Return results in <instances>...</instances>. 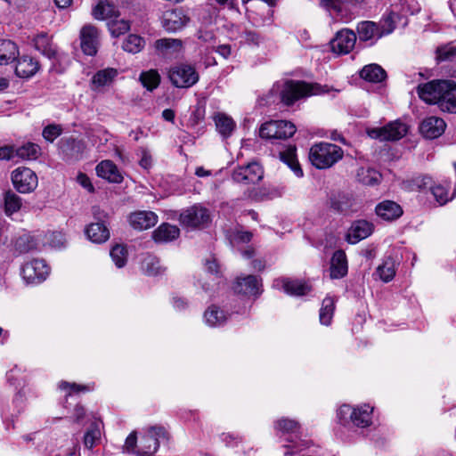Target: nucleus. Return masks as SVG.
Returning a JSON list of instances; mask_svg holds the SVG:
<instances>
[{
    "mask_svg": "<svg viewBox=\"0 0 456 456\" xmlns=\"http://www.w3.org/2000/svg\"><path fill=\"white\" fill-rule=\"evenodd\" d=\"M62 128L60 125H48L46 126L42 133L43 137L50 142H53L57 137L61 134Z\"/></svg>",
    "mask_w": 456,
    "mask_h": 456,
    "instance_id": "nucleus-55",
    "label": "nucleus"
},
{
    "mask_svg": "<svg viewBox=\"0 0 456 456\" xmlns=\"http://www.w3.org/2000/svg\"><path fill=\"white\" fill-rule=\"evenodd\" d=\"M354 205L351 197L346 194H338L330 199V208L338 213H348Z\"/></svg>",
    "mask_w": 456,
    "mask_h": 456,
    "instance_id": "nucleus-43",
    "label": "nucleus"
},
{
    "mask_svg": "<svg viewBox=\"0 0 456 456\" xmlns=\"http://www.w3.org/2000/svg\"><path fill=\"white\" fill-rule=\"evenodd\" d=\"M440 110L443 112L456 113V83L449 80L448 88L440 102Z\"/></svg>",
    "mask_w": 456,
    "mask_h": 456,
    "instance_id": "nucleus-31",
    "label": "nucleus"
},
{
    "mask_svg": "<svg viewBox=\"0 0 456 456\" xmlns=\"http://www.w3.org/2000/svg\"><path fill=\"white\" fill-rule=\"evenodd\" d=\"M373 231L371 223L365 220L355 221L347 234V241L351 244H355L358 241L369 237Z\"/></svg>",
    "mask_w": 456,
    "mask_h": 456,
    "instance_id": "nucleus-21",
    "label": "nucleus"
},
{
    "mask_svg": "<svg viewBox=\"0 0 456 456\" xmlns=\"http://www.w3.org/2000/svg\"><path fill=\"white\" fill-rule=\"evenodd\" d=\"M325 87L305 81L286 80L275 83L270 94H279L281 102L284 105L290 106L302 98L326 93L328 90Z\"/></svg>",
    "mask_w": 456,
    "mask_h": 456,
    "instance_id": "nucleus-1",
    "label": "nucleus"
},
{
    "mask_svg": "<svg viewBox=\"0 0 456 456\" xmlns=\"http://www.w3.org/2000/svg\"><path fill=\"white\" fill-rule=\"evenodd\" d=\"M296 133L293 123L286 120H271L264 123L259 129V135L263 139H287Z\"/></svg>",
    "mask_w": 456,
    "mask_h": 456,
    "instance_id": "nucleus-5",
    "label": "nucleus"
},
{
    "mask_svg": "<svg viewBox=\"0 0 456 456\" xmlns=\"http://www.w3.org/2000/svg\"><path fill=\"white\" fill-rule=\"evenodd\" d=\"M87 238L94 243H103L110 238L109 229L102 222L92 223L86 228Z\"/></svg>",
    "mask_w": 456,
    "mask_h": 456,
    "instance_id": "nucleus-30",
    "label": "nucleus"
},
{
    "mask_svg": "<svg viewBox=\"0 0 456 456\" xmlns=\"http://www.w3.org/2000/svg\"><path fill=\"white\" fill-rule=\"evenodd\" d=\"M38 69L39 63L37 60L30 56L23 55L17 61L15 73L20 77L28 78L34 76Z\"/></svg>",
    "mask_w": 456,
    "mask_h": 456,
    "instance_id": "nucleus-25",
    "label": "nucleus"
},
{
    "mask_svg": "<svg viewBox=\"0 0 456 456\" xmlns=\"http://www.w3.org/2000/svg\"><path fill=\"white\" fill-rule=\"evenodd\" d=\"M429 191L433 194L436 201L440 205L443 206L446 204L448 201L452 200L454 195L452 197H449L448 193V186H444L442 184H433L431 183Z\"/></svg>",
    "mask_w": 456,
    "mask_h": 456,
    "instance_id": "nucleus-49",
    "label": "nucleus"
},
{
    "mask_svg": "<svg viewBox=\"0 0 456 456\" xmlns=\"http://www.w3.org/2000/svg\"><path fill=\"white\" fill-rule=\"evenodd\" d=\"M14 159V147L3 146L0 147V160H10Z\"/></svg>",
    "mask_w": 456,
    "mask_h": 456,
    "instance_id": "nucleus-63",
    "label": "nucleus"
},
{
    "mask_svg": "<svg viewBox=\"0 0 456 456\" xmlns=\"http://www.w3.org/2000/svg\"><path fill=\"white\" fill-rule=\"evenodd\" d=\"M179 234L177 226L164 223L153 232L152 238L156 242H169L178 238Z\"/></svg>",
    "mask_w": 456,
    "mask_h": 456,
    "instance_id": "nucleus-28",
    "label": "nucleus"
},
{
    "mask_svg": "<svg viewBox=\"0 0 456 456\" xmlns=\"http://www.w3.org/2000/svg\"><path fill=\"white\" fill-rule=\"evenodd\" d=\"M281 159L288 165L297 177H302L304 173L297 159L296 148L289 147L286 151L280 153Z\"/></svg>",
    "mask_w": 456,
    "mask_h": 456,
    "instance_id": "nucleus-37",
    "label": "nucleus"
},
{
    "mask_svg": "<svg viewBox=\"0 0 456 456\" xmlns=\"http://www.w3.org/2000/svg\"><path fill=\"white\" fill-rule=\"evenodd\" d=\"M357 176L358 180L364 185H375L381 180V175L372 168H360Z\"/></svg>",
    "mask_w": 456,
    "mask_h": 456,
    "instance_id": "nucleus-44",
    "label": "nucleus"
},
{
    "mask_svg": "<svg viewBox=\"0 0 456 456\" xmlns=\"http://www.w3.org/2000/svg\"><path fill=\"white\" fill-rule=\"evenodd\" d=\"M139 79L142 85L149 91L157 88L160 83V76L156 69L142 72Z\"/></svg>",
    "mask_w": 456,
    "mask_h": 456,
    "instance_id": "nucleus-45",
    "label": "nucleus"
},
{
    "mask_svg": "<svg viewBox=\"0 0 456 456\" xmlns=\"http://www.w3.org/2000/svg\"><path fill=\"white\" fill-rule=\"evenodd\" d=\"M240 37L248 45L258 46L262 42L261 36L255 30H244Z\"/></svg>",
    "mask_w": 456,
    "mask_h": 456,
    "instance_id": "nucleus-54",
    "label": "nucleus"
},
{
    "mask_svg": "<svg viewBox=\"0 0 456 456\" xmlns=\"http://www.w3.org/2000/svg\"><path fill=\"white\" fill-rule=\"evenodd\" d=\"M320 5L329 12L340 13L342 12V0H320Z\"/></svg>",
    "mask_w": 456,
    "mask_h": 456,
    "instance_id": "nucleus-57",
    "label": "nucleus"
},
{
    "mask_svg": "<svg viewBox=\"0 0 456 456\" xmlns=\"http://www.w3.org/2000/svg\"><path fill=\"white\" fill-rule=\"evenodd\" d=\"M13 186L20 193L33 191L37 187V176L28 167H18L12 174Z\"/></svg>",
    "mask_w": 456,
    "mask_h": 456,
    "instance_id": "nucleus-11",
    "label": "nucleus"
},
{
    "mask_svg": "<svg viewBox=\"0 0 456 456\" xmlns=\"http://www.w3.org/2000/svg\"><path fill=\"white\" fill-rule=\"evenodd\" d=\"M446 124L441 118L430 116L426 118L419 126L421 134L428 139H435L442 135Z\"/></svg>",
    "mask_w": 456,
    "mask_h": 456,
    "instance_id": "nucleus-17",
    "label": "nucleus"
},
{
    "mask_svg": "<svg viewBox=\"0 0 456 456\" xmlns=\"http://www.w3.org/2000/svg\"><path fill=\"white\" fill-rule=\"evenodd\" d=\"M203 318L206 324L209 327H219L226 322L228 314H225L219 306L212 305L207 308Z\"/></svg>",
    "mask_w": 456,
    "mask_h": 456,
    "instance_id": "nucleus-29",
    "label": "nucleus"
},
{
    "mask_svg": "<svg viewBox=\"0 0 456 456\" xmlns=\"http://www.w3.org/2000/svg\"><path fill=\"white\" fill-rule=\"evenodd\" d=\"M118 74V72L116 69L107 68L96 72L93 77L92 82L97 87L110 86Z\"/></svg>",
    "mask_w": 456,
    "mask_h": 456,
    "instance_id": "nucleus-38",
    "label": "nucleus"
},
{
    "mask_svg": "<svg viewBox=\"0 0 456 456\" xmlns=\"http://www.w3.org/2000/svg\"><path fill=\"white\" fill-rule=\"evenodd\" d=\"M190 18L182 9L167 10L162 16V26L167 32H176L184 28Z\"/></svg>",
    "mask_w": 456,
    "mask_h": 456,
    "instance_id": "nucleus-15",
    "label": "nucleus"
},
{
    "mask_svg": "<svg viewBox=\"0 0 456 456\" xmlns=\"http://www.w3.org/2000/svg\"><path fill=\"white\" fill-rule=\"evenodd\" d=\"M17 45L11 40H0V65H6L16 59Z\"/></svg>",
    "mask_w": 456,
    "mask_h": 456,
    "instance_id": "nucleus-35",
    "label": "nucleus"
},
{
    "mask_svg": "<svg viewBox=\"0 0 456 456\" xmlns=\"http://www.w3.org/2000/svg\"><path fill=\"white\" fill-rule=\"evenodd\" d=\"M108 28L111 36L118 37L126 33L130 29L131 25L127 20L113 18L108 22Z\"/></svg>",
    "mask_w": 456,
    "mask_h": 456,
    "instance_id": "nucleus-48",
    "label": "nucleus"
},
{
    "mask_svg": "<svg viewBox=\"0 0 456 456\" xmlns=\"http://www.w3.org/2000/svg\"><path fill=\"white\" fill-rule=\"evenodd\" d=\"M449 80H432L418 86L417 93L421 100L429 104H437L440 109V102L448 88Z\"/></svg>",
    "mask_w": 456,
    "mask_h": 456,
    "instance_id": "nucleus-6",
    "label": "nucleus"
},
{
    "mask_svg": "<svg viewBox=\"0 0 456 456\" xmlns=\"http://www.w3.org/2000/svg\"><path fill=\"white\" fill-rule=\"evenodd\" d=\"M179 221L182 225L186 227H201L210 222L209 211L202 206L194 205L180 214Z\"/></svg>",
    "mask_w": 456,
    "mask_h": 456,
    "instance_id": "nucleus-9",
    "label": "nucleus"
},
{
    "mask_svg": "<svg viewBox=\"0 0 456 456\" xmlns=\"http://www.w3.org/2000/svg\"><path fill=\"white\" fill-rule=\"evenodd\" d=\"M205 118V109L204 107L198 105L195 110L192 111L189 122L192 126L199 125Z\"/></svg>",
    "mask_w": 456,
    "mask_h": 456,
    "instance_id": "nucleus-59",
    "label": "nucleus"
},
{
    "mask_svg": "<svg viewBox=\"0 0 456 456\" xmlns=\"http://www.w3.org/2000/svg\"><path fill=\"white\" fill-rule=\"evenodd\" d=\"M40 147L32 142H28L17 149H14V158L20 159L31 160L36 159L40 154Z\"/></svg>",
    "mask_w": 456,
    "mask_h": 456,
    "instance_id": "nucleus-42",
    "label": "nucleus"
},
{
    "mask_svg": "<svg viewBox=\"0 0 456 456\" xmlns=\"http://www.w3.org/2000/svg\"><path fill=\"white\" fill-rule=\"evenodd\" d=\"M348 266L346 253L343 250L334 252L330 267L331 279H341L347 274Z\"/></svg>",
    "mask_w": 456,
    "mask_h": 456,
    "instance_id": "nucleus-22",
    "label": "nucleus"
},
{
    "mask_svg": "<svg viewBox=\"0 0 456 456\" xmlns=\"http://www.w3.org/2000/svg\"><path fill=\"white\" fill-rule=\"evenodd\" d=\"M436 60L438 61H449L456 58V46L452 44H447L437 47Z\"/></svg>",
    "mask_w": 456,
    "mask_h": 456,
    "instance_id": "nucleus-52",
    "label": "nucleus"
},
{
    "mask_svg": "<svg viewBox=\"0 0 456 456\" xmlns=\"http://www.w3.org/2000/svg\"><path fill=\"white\" fill-rule=\"evenodd\" d=\"M168 440V432L163 426H151L141 437L136 454L152 456L159 449L161 441Z\"/></svg>",
    "mask_w": 456,
    "mask_h": 456,
    "instance_id": "nucleus-3",
    "label": "nucleus"
},
{
    "mask_svg": "<svg viewBox=\"0 0 456 456\" xmlns=\"http://www.w3.org/2000/svg\"><path fill=\"white\" fill-rule=\"evenodd\" d=\"M260 281L261 280L255 275L238 278L233 289L239 294L256 296L260 294Z\"/></svg>",
    "mask_w": 456,
    "mask_h": 456,
    "instance_id": "nucleus-19",
    "label": "nucleus"
},
{
    "mask_svg": "<svg viewBox=\"0 0 456 456\" xmlns=\"http://www.w3.org/2000/svg\"><path fill=\"white\" fill-rule=\"evenodd\" d=\"M264 171L262 167L256 162L234 169L232 175V180L243 184H255L262 180Z\"/></svg>",
    "mask_w": 456,
    "mask_h": 456,
    "instance_id": "nucleus-12",
    "label": "nucleus"
},
{
    "mask_svg": "<svg viewBox=\"0 0 456 456\" xmlns=\"http://www.w3.org/2000/svg\"><path fill=\"white\" fill-rule=\"evenodd\" d=\"M168 77L171 83L178 88H189L199 80L195 69L190 65L181 64L170 69Z\"/></svg>",
    "mask_w": 456,
    "mask_h": 456,
    "instance_id": "nucleus-8",
    "label": "nucleus"
},
{
    "mask_svg": "<svg viewBox=\"0 0 456 456\" xmlns=\"http://www.w3.org/2000/svg\"><path fill=\"white\" fill-rule=\"evenodd\" d=\"M49 274V267L44 260L35 259L23 265L21 276L28 284L40 283Z\"/></svg>",
    "mask_w": 456,
    "mask_h": 456,
    "instance_id": "nucleus-10",
    "label": "nucleus"
},
{
    "mask_svg": "<svg viewBox=\"0 0 456 456\" xmlns=\"http://www.w3.org/2000/svg\"><path fill=\"white\" fill-rule=\"evenodd\" d=\"M355 42V33L351 29L343 28L338 31L330 41V47L332 52L338 54H347L354 49Z\"/></svg>",
    "mask_w": 456,
    "mask_h": 456,
    "instance_id": "nucleus-14",
    "label": "nucleus"
},
{
    "mask_svg": "<svg viewBox=\"0 0 456 456\" xmlns=\"http://www.w3.org/2000/svg\"><path fill=\"white\" fill-rule=\"evenodd\" d=\"M145 39L135 34H130L122 43V48L124 51L129 53H138L145 46Z\"/></svg>",
    "mask_w": 456,
    "mask_h": 456,
    "instance_id": "nucleus-40",
    "label": "nucleus"
},
{
    "mask_svg": "<svg viewBox=\"0 0 456 456\" xmlns=\"http://www.w3.org/2000/svg\"><path fill=\"white\" fill-rule=\"evenodd\" d=\"M376 272L383 281H390L395 275V261L391 257L387 258Z\"/></svg>",
    "mask_w": 456,
    "mask_h": 456,
    "instance_id": "nucleus-46",
    "label": "nucleus"
},
{
    "mask_svg": "<svg viewBox=\"0 0 456 456\" xmlns=\"http://www.w3.org/2000/svg\"><path fill=\"white\" fill-rule=\"evenodd\" d=\"M142 268L148 275L151 276L160 274L163 272L159 265V260L152 256H147L143 259Z\"/></svg>",
    "mask_w": 456,
    "mask_h": 456,
    "instance_id": "nucleus-50",
    "label": "nucleus"
},
{
    "mask_svg": "<svg viewBox=\"0 0 456 456\" xmlns=\"http://www.w3.org/2000/svg\"><path fill=\"white\" fill-rule=\"evenodd\" d=\"M154 47L158 55L170 58L183 49V41L178 38H160L155 41Z\"/></svg>",
    "mask_w": 456,
    "mask_h": 456,
    "instance_id": "nucleus-18",
    "label": "nucleus"
},
{
    "mask_svg": "<svg viewBox=\"0 0 456 456\" xmlns=\"http://www.w3.org/2000/svg\"><path fill=\"white\" fill-rule=\"evenodd\" d=\"M343 155L344 151L339 146L330 142H319L310 148L309 160L316 168L325 169L335 165Z\"/></svg>",
    "mask_w": 456,
    "mask_h": 456,
    "instance_id": "nucleus-2",
    "label": "nucleus"
},
{
    "mask_svg": "<svg viewBox=\"0 0 456 456\" xmlns=\"http://www.w3.org/2000/svg\"><path fill=\"white\" fill-rule=\"evenodd\" d=\"M110 255L118 268H122L126 265L128 255L126 246L120 244L113 246Z\"/></svg>",
    "mask_w": 456,
    "mask_h": 456,
    "instance_id": "nucleus-47",
    "label": "nucleus"
},
{
    "mask_svg": "<svg viewBox=\"0 0 456 456\" xmlns=\"http://www.w3.org/2000/svg\"><path fill=\"white\" fill-rule=\"evenodd\" d=\"M173 305L175 310L177 311H183L188 306V302L180 297H173Z\"/></svg>",
    "mask_w": 456,
    "mask_h": 456,
    "instance_id": "nucleus-64",
    "label": "nucleus"
},
{
    "mask_svg": "<svg viewBox=\"0 0 456 456\" xmlns=\"http://www.w3.org/2000/svg\"><path fill=\"white\" fill-rule=\"evenodd\" d=\"M408 132L407 126L401 121H393L382 127L370 128L367 134L371 139L384 141H397L403 138Z\"/></svg>",
    "mask_w": 456,
    "mask_h": 456,
    "instance_id": "nucleus-7",
    "label": "nucleus"
},
{
    "mask_svg": "<svg viewBox=\"0 0 456 456\" xmlns=\"http://www.w3.org/2000/svg\"><path fill=\"white\" fill-rule=\"evenodd\" d=\"M61 150L69 158L75 157L81 150V142L74 138H68L61 141Z\"/></svg>",
    "mask_w": 456,
    "mask_h": 456,
    "instance_id": "nucleus-51",
    "label": "nucleus"
},
{
    "mask_svg": "<svg viewBox=\"0 0 456 456\" xmlns=\"http://www.w3.org/2000/svg\"><path fill=\"white\" fill-rule=\"evenodd\" d=\"M79 37L83 53L89 56L95 55L100 45L99 29L92 24H86L82 27Z\"/></svg>",
    "mask_w": 456,
    "mask_h": 456,
    "instance_id": "nucleus-13",
    "label": "nucleus"
},
{
    "mask_svg": "<svg viewBox=\"0 0 456 456\" xmlns=\"http://www.w3.org/2000/svg\"><path fill=\"white\" fill-rule=\"evenodd\" d=\"M34 45L37 51L49 59L56 55V49L47 34L42 33L34 38Z\"/></svg>",
    "mask_w": 456,
    "mask_h": 456,
    "instance_id": "nucleus-33",
    "label": "nucleus"
},
{
    "mask_svg": "<svg viewBox=\"0 0 456 456\" xmlns=\"http://www.w3.org/2000/svg\"><path fill=\"white\" fill-rule=\"evenodd\" d=\"M273 286L290 296H304L311 290V287L307 283L289 278L276 279L273 281Z\"/></svg>",
    "mask_w": 456,
    "mask_h": 456,
    "instance_id": "nucleus-16",
    "label": "nucleus"
},
{
    "mask_svg": "<svg viewBox=\"0 0 456 456\" xmlns=\"http://www.w3.org/2000/svg\"><path fill=\"white\" fill-rule=\"evenodd\" d=\"M130 224L136 230H147L158 222V216L152 211H137L129 216Z\"/></svg>",
    "mask_w": 456,
    "mask_h": 456,
    "instance_id": "nucleus-20",
    "label": "nucleus"
},
{
    "mask_svg": "<svg viewBox=\"0 0 456 456\" xmlns=\"http://www.w3.org/2000/svg\"><path fill=\"white\" fill-rule=\"evenodd\" d=\"M101 433L98 428L92 427L86 434L84 437V444L86 448L92 449L96 442L100 440Z\"/></svg>",
    "mask_w": 456,
    "mask_h": 456,
    "instance_id": "nucleus-56",
    "label": "nucleus"
},
{
    "mask_svg": "<svg viewBox=\"0 0 456 456\" xmlns=\"http://www.w3.org/2000/svg\"><path fill=\"white\" fill-rule=\"evenodd\" d=\"M77 181L82 187H84L89 192H93L94 191V188L91 183L90 178L86 174L79 173L77 176Z\"/></svg>",
    "mask_w": 456,
    "mask_h": 456,
    "instance_id": "nucleus-62",
    "label": "nucleus"
},
{
    "mask_svg": "<svg viewBox=\"0 0 456 456\" xmlns=\"http://www.w3.org/2000/svg\"><path fill=\"white\" fill-rule=\"evenodd\" d=\"M3 205L4 213L7 216H12L20 209L22 200L12 191H7L3 195Z\"/></svg>",
    "mask_w": 456,
    "mask_h": 456,
    "instance_id": "nucleus-36",
    "label": "nucleus"
},
{
    "mask_svg": "<svg viewBox=\"0 0 456 456\" xmlns=\"http://www.w3.org/2000/svg\"><path fill=\"white\" fill-rule=\"evenodd\" d=\"M59 388L61 390L69 389L70 392L69 393V395H71V392L78 393L90 391V388L86 386L77 385L76 383H69L67 381L60 382Z\"/></svg>",
    "mask_w": 456,
    "mask_h": 456,
    "instance_id": "nucleus-58",
    "label": "nucleus"
},
{
    "mask_svg": "<svg viewBox=\"0 0 456 456\" xmlns=\"http://www.w3.org/2000/svg\"><path fill=\"white\" fill-rule=\"evenodd\" d=\"M216 130L224 137H229L235 128V123L230 117L224 114H217L215 117Z\"/></svg>",
    "mask_w": 456,
    "mask_h": 456,
    "instance_id": "nucleus-39",
    "label": "nucleus"
},
{
    "mask_svg": "<svg viewBox=\"0 0 456 456\" xmlns=\"http://www.w3.org/2000/svg\"><path fill=\"white\" fill-rule=\"evenodd\" d=\"M335 310V301L331 297H326L322 300L319 319L322 325L329 326L331 323Z\"/></svg>",
    "mask_w": 456,
    "mask_h": 456,
    "instance_id": "nucleus-41",
    "label": "nucleus"
},
{
    "mask_svg": "<svg viewBox=\"0 0 456 456\" xmlns=\"http://www.w3.org/2000/svg\"><path fill=\"white\" fill-rule=\"evenodd\" d=\"M136 443H137L136 432H132L126 439V442L124 444V450L127 452L136 453L137 448H138V447H136Z\"/></svg>",
    "mask_w": 456,
    "mask_h": 456,
    "instance_id": "nucleus-61",
    "label": "nucleus"
},
{
    "mask_svg": "<svg viewBox=\"0 0 456 456\" xmlns=\"http://www.w3.org/2000/svg\"><path fill=\"white\" fill-rule=\"evenodd\" d=\"M360 76L366 81L380 83L386 79L387 73L379 65L369 64L362 69Z\"/></svg>",
    "mask_w": 456,
    "mask_h": 456,
    "instance_id": "nucleus-32",
    "label": "nucleus"
},
{
    "mask_svg": "<svg viewBox=\"0 0 456 456\" xmlns=\"http://www.w3.org/2000/svg\"><path fill=\"white\" fill-rule=\"evenodd\" d=\"M372 411L373 408L367 404L356 408L345 404L338 409V418L342 425L351 421L356 427L365 428L371 423Z\"/></svg>",
    "mask_w": 456,
    "mask_h": 456,
    "instance_id": "nucleus-4",
    "label": "nucleus"
},
{
    "mask_svg": "<svg viewBox=\"0 0 456 456\" xmlns=\"http://www.w3.org/2000/svg\"><path fill=\"white\" fill-rule=\"evenodd\" d=\"M139 165L144 169H150L152 166V157L146 148H140Z\"/></svg>",
    "mask_w": 456,
    "mask_h": 456,
    "instance_id": "nucleus-60",
    "label": "nucleus"
},
{
    "mask_svg": "<svg viewBox=\"0 0 456 456\" xmlns=\"http://www.w3.org/2000/svg\"><path fill=\"white\" fill-rule=\"evenodd\" d=\"M274 428L282 433H294L299 428V423L292 419L281 418L275 421Z\"/></svg>",
    "mask_w": 456,
    "mask_h": 456,
    "instance_id": "nucleus-53",
    "label": "nucleus"
},
{
    "mask_svg": "<svg viewBox=\"0 0 456 456\" xmlns=\"http://www.w3.org/2000/svg\"><path fill=\"white\" fill-rule=\"evenodd\" d=\"M96 174L99 177L110 183H121L123 180L117 166L111 160H102L96 166Z\"/></svg>",
    "mask_w": 456,
    "mask_h": 456,
    "instance_id": "nucleus-24",
    "label": "nucleus"
},
{
    "mask_svg": "<svg viewBox=\"0 0 456 456\" xmlns=\"http://www.w3.org/2000/svg\"><path fill=\"white\" fill-rule=\"evenodd\" d=\"M92 15L94 19L104 20L119 17L120 13L117 6L109 0H99L93 8Z\"/></svg>",
    "mask_w": 456,
    "mask_h": 456,
    "instance_id": "nucleus-23",
    "label": "nucleus"
},
{
    "mask_svg": "<svg viewBox=\"0 0 456 456\" xmlns=\"http://www.w3.org/2000/svg\"><path fill=\"white\" fill-rule=\"evenodd\" d=\"M377 215L386 221H393L403 215V209L399 204L392 200H384L376 207Z\"/></svg>",
    "mask_w": 456,
    "mask_h": 456,
    "instance_id": "nucleus-26",
    "label": "nucleus"
},
{
    "mask_svg": "<svg viewBox=\"0 0 456 456\" xmlns=\"http://www.w3.org/2000/svg\"><path fill=\"white\" fill-rule=\"evenodd\" d=\"M359 39L361 41H369L372 39H379L385 35L384 31H381L378 25L373 21H362L357 25L356 28ZM392 31H387L388 34Z\"/></svg>",
    "mask_w": 456,
    "mask_h": 456,
    "instance_id": "nucleus-27",
    "label": "nucleus"
},
{
    "mask_svg": "<svg viewBox=\"0 0 456 456\" xmlns=\"http://www.w3.org/2000/svg\"><path fill=\"white\" fill-rule=\"evenodd\" d=\"M432 178L428 175H419L411 179L406 180L403 183V186L409 191H425L429 190Z\"/></svg>",
    "mask_w": 456,
    "mask_h": 456,
    "instance_id": "nucleus-34",
    "label": "nucleus"
}]
</instances>
